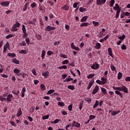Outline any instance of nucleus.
Masks as SVG:
<instances>
[{"label":"nucleus","mask_w":130,"mask_h":130,"mask_svg":"<svg viewBox=\"0 0 130 130\" xmlns=\"http://www.w3.org/2000/svg\"><path fill=\"white\" fill-rule=\"evenodd\" d=\"M119 91L120 92H123L124 93H125V94H127V93H128V88H127L126 86L122 85V86L120 87Z\"/></svg>","instance_id":"obj_1"},{"label":"nucleus","mask_w":130,"mask_h":130,"mask_svg":"<svg viewBox=\"0 0 130 130\" xmlns=\"http://www.w3.org/2000/svg\"><path fill=\"white\" fill-rule=\"evenodd\" d=\"M106 3V0H96V5L98 6H102V5H104Z\"/></svg>","instance_id":"obj_2"},{"label":"nucleus","mask_w":130,"mask_h":130,"mask_svg":"<svg viewBox=\"0 0 130 130\" xmlns=\"http://www.w3.org/2000/svg\"><path fill=\"white\" fill-rule=\"evenodd\" d=\"M0 5L2 7H9L10 6V1H5L0 3Z\"/></svg>","instance_id":"obj_3"},{"label":"nucleus","mask_w":130,"mask_h":130,"mask_svg":"<svg viewBox=\"0 0 130 130\" xmlns=\"http://www.w3.org/2000/svg\"><path fill=\"white\" fill-rule=\"evenodd\" d=\"M98 91H99V86H98V85H96L92 92V94L95 95V94L98 93Z\"/></svg>","instance_id":"obj_4"},{"label":"nucleus","mask_w":130,"mask_h":130,"mask_svg":"<svg viewBox=\"0 0 130 130\" xmlns=\"http://www.w3.org/2000/svg\"><path fill=\"white\" fill-rule=\"evenodd\" d=\"M74 126H75V127H80V126H81V124L76 122V121H74L72 123V127H74Z\"/></svg>","instance_id":"obj_5"},{"label":"nucleus","mask_w":130,"mask_h":130,"mask_svg":"<svg viewBox=\"0 0 130 130\" xmlns=\"http://www.w3.org/2000/svg\"><path fill=\"white\" fill-rule=\"evenodd\" d=\"M45 31H52V30H55V27L51 26H47L45 28Z\"/></svg>","instance_id":"obj_6"},{"label":"nucleus","mask_w":130,"mask_h":130,"mask_svg":"<svg viewBox=\"0 0 130 130\" xmlns=\"http://www.w3.org/2000/svg\"><path fill=\"white\" fill-rule=\"evenodd\" d=\"M12 98H13V94H8L7 98V102H11V101H12Z\"/></svg>","instance_id":"obj_7"},{"label":"nucleus","mask_w":130,"mask_h":130,"mask_svg":"<svg viewBox=\"0 0 130 130\" xmlns=\"http://www.w3.org/2000/svg\"><path fill=\"white\" fill-rule=\"evenodd\" d=\"M108 54L112 57V58H114L113 57V54L112 53V49L111 48H109L108 49Z\"/></svg>","instance_id":"obj_8"},{"label":"nucleus","mask_w":130,"mask_h":130,"mask_svg":"<svg viewBox=\"0 0 130 130\" xmlns=\"http://www.w3.org/2000/svg\"><path fill=\"white\" fill-rule=\"evenodd\" d=\"M42 76L44 77L45 79H47L48 76H49V72L48 71L44 72L42 73Z\"/></svg>","instance_id":"obj_9"},{"label":"nucleus","mask_w":130,"mask_h":130,"mask_svg":"<svg viewBox=\"0 0 130 130\" xmlns=\"http://www.w3.org/2000/svg\"><path fill=\"white\" fill-rule=\"evenodd\" d=\"M115 94L118 95L121 98H123V94L119 90H115Z\"/></svg>","instance_id":"obj_10"},{"label":"nucleus","mask_w":130,"mask_h":130,"mask_svg":"<svg viewBox=\"0 0 130 130\" xmlns=\"http://www.w3.org/2000/svg\"><path fill=\"white\" fill-rule=\"evenodd\" d=\"M101 80L102 81V83H103V85H105L106 83H107V79L105 78V77H103L101 78Z\"/></svg>","instance_id":"obj_11"},{"label":"nucleus","mask_w":130,"mask_h":130,"mask_svg":"<svg viewBox=\"0 0 130 130\" xmlns=\"http://www.w3.org/2000/svg\"><path fill=\"white\" fill-rule=\"evenodd\" d=\"M71 47L73 49H75V50H80V48H79L78 47H76V46H75L73 43L71 44Z\"/></svg>","instance_id":"obj_12"},{"label":"nucleus","mask_w":130,"mask_h":130,"mask_svg":"<svg viewBox=\"0 0 130 130\" xmlns=\"http://www.w3.org/2000/svg\"><path fill=\"white\" fill-rule=\"evenodd\" d=\"M101 91L103 93V94H104V95H106V94H107V91H106V89H105V88L103 87H101Z\"/></svg>","instance_id":"obj_13"},{"label":"nucleus","mask_w":130,"mask_h":130,"mask_svg":"<svg viewBox=\"0 0 130 130\" xmlns=\"http://www.w3.org/2000/svg\"><path fill=\"white\" fill-rule=\"evenodd\" d=\"M21 115H22V110L21 109H20L17 111V116L18 117H20V116H21Z\"/></svg>","instance_id":"obj_14"},{"label":"nucleus","mask_w":130,"mask_h":130,"mask_svg":"<svg viewBox=\"0 0 130 130\" xmlns=\"http://www.w3.org/2000/svg\"><path fill=\"white\" fill-rule=\"evenodd\" d=\"M120 112V111H113L112 113H111V115H113V116H114L115 115H116V114H118V113H119Z\"/></svg>","instance_id":"obj_15"},{"label":"nucleus","mask_w":130,"mask_h":130,"mask_svg":"<svg viewBox=\"0 0 130 130\" xmlns=\"http://www.w3.org/2000/svg\"><path fill=\"white\" fill-rule=\"evenodd\" d=\"M94 47L96 48V49H100V48L101 47V44L99 43H98L95 44Z\"/></svg>","instance_id":"obj_16"},{"label":"nucleus","mask_w":130,"mask_h":130,"mask_svg":"<svg viewBox=\"0 0 130 130\" xmlns=\"http://www.w3.org/2000/svg\"><path fill=\"white\" fill-rule=\"evenodd\" d=\"M45 54H46V52H45V50H43L41 54L42 59H44V57L45 56Z\"/></svg>","instance_id":"obj_17"},{"label":"nucleus","mask_w":130,"mask_h":130,"mask_svg":"<svg viewBox=\"0 0 130 130\" xmlns=\"http://www.w3.org/2000/svg\"><path fill=\"white\" fill-rule=\"evenodd\" d=\"M89 25L90 24H89V23L88 22H84L81 24H80V27H84V26H85V27H87V26H89Z\"/></svg>","instance_id":"obj_18"},{"label":"nucleus","mask_w":130,"mask_h":130,"mask_svg":"<svg viewBox=\"0 0 130 130\" xmlns=\"http://www.w3.org/2000/svg\"><path fill=\"white\" fill-rule=\"evenodd\" d=\"M17 28H18V27H17V26H15V25L14 24L11 29V31H18V29H17Z\"/></svg>","instance_id":"obj_19"},{"label":"nucleus","mask_w":130,"mask_h":130,"mask_svg":"<svg viewBox=\"0 0 130 130\" xmlns=\"http://www.w3.org/2000/svg\"><path fill=\"white\" fill-rule=\"evenodd\" d=\"M17 28H18V27H17V26H15V25L14 24L11 29V31H18V29H17Z\"/></svg>","instance_id":"obj_20"},{"label":"nucleus","mask_w":130,"mask_h":130,"mask_svg":"<svg viewBox=\"0 0 130 130\" xmlns=\"http://www.w3.org/2000/svg\"><path fill=\"white\" fill-rule=\"evenodd\" d=\"M92 24L94 25V27H98L99 26V22L98 21H92Z\"/></svg>","instance_id":"obj_21"},{"label":"nucleus","mask_w":130,"mask_h":130,"mask_svg":"<svg viewBox=\"0 0 130 130\" xmlns=\"http://www.w3.org/2000/svg\"><path fill=\"white\" fill-rule=\"evenodd\" d=\"M87 19H88V16H84L81 18V22H86V21H87Z\"/></svg>","instance_id":"obj_22"},{"label":"nucleus","mask_w":130,"mask_h":130,"mask_svg":"<svg viewBox=\"0 0 130 130\" xmlns=\"http://www.w3.org/2000/svg\"><path fill=\"white\" fill-rule=\"evenodd\" d=\"M114 10H115V11H117V10H120V9H119V6H118V4H115V6L113 7Z\"/></svg>","instance_id":"obj_23"},{"label":"nucleus","mask_w":130,"mask_h":130,"mask_svg":"<svg viewBox=\"0 0 130 130\" xmlns=\"http://www.w3.org/2000/svg\"><path fill=\"white\" fill-rule=\"evenodd\" d=\"M12 61L14 62V63H16V64H19V63H20V61H19V60H18L16 58L13 59Z\"/></svg>","instance_id":"obj_24"},{"label":"nucleus","mask_w":130,"mask_h":130,"mask_svg":"<svg viewBox=\"0 0 130 130\" xmlns=\"http://www.w3.org/2000/svg\"><path fill=\"white\" fill-rule=\"evenodd\" d=\"M54 92H55V90H54L53 89H50V90H48L47 94L48 95H50V94H52L53 93H54Z\"/></svg>","instance_id":"obj_25"},{"label":"nucleus","mask_w":130,"mask_h":130,"mask_svg":"<svg viewBox=\"0 0 130 130\" xmlns=\"http://www.w3.org/2000/svg\"><path fill=\"white\" fill-rule=\"evenodd\" d=\"M59 121H60V119H56L54 121H52L51 122V123H52V124H56V123H58V122H59Z\"/></svg>","instance_id":"obj_26"},{"label":"nucleus","mask_w":130,"mask_h":130,"mask_svg":"<svg viewBox=\"0 0 130 130\" xmlns=\"http://www.w3.org/2000/svg\"><path fill=\"white\" fill-rule=\"evenodd\" d=\"M14 25L15 27L20 28V26H21V23H19L18 21H16Z\"/></svg>","instance_id":"obj_27"},{"label":"nucleus","mask_w":130,"mask_h":130,"mask_svg":"<svg viewBox=\"0 0 130 130\" xmlns=\"http://www.w3.org/2000/svg\"><path fill=\"white\" fill-rule=\"evenodd\" d=\"M119 13H120V9L117 10L116 16H115V18H116V19H118V17H119Z\"/></svg>","instance_id":"obj_28"},{"label":"nucleus","mask_w":130,"mask_h":130,"mask_svg":"<svg viewBox=\"0 0 130 130\" xmlns=\"http://www.w3.org/2000/svg\"><path fill=\"white\" fill-rule=\"evenodd\" d=\"M61 9L62 10H64L65 11H69V9H70V8L69 6L64 5L63 7H61Z\"/></svg>","instance_id":"obj_29"},{"label":"nucleus","mask_w":130,"mask_h":130,"mask_svg":"<svg viewBox=\"0 0 130 130\" xmlns=\"http://www.w3.org/2000/svg\"><path fill=\"white\" fill-rule=\"evenodd\" d=\"M20 70L18 69H14L13 70V73L14 74H19L20 73Z\"/></svg>","instance_id":"obj_30"},{"label":"nucleus","mask_w":130,"mask_h":130,"mask_svg":"<svg viewBox=\"0 0 130 130\" xmlns=\"http://www.w3.org/2000/svg\"><path fill=\"white\" fill-rule=\"evenodd\" d=\"M110 68H111V70L113 72L116 71V69L115 68V67H114V65L111 64L110 65Z\"/></svg>","instance_id":"obj_31"},{"label":"nucleus","mask_w":130,"mask_h":130,"mask_svg":"<svg viewBox=\"0 0 130 130\" xmlns=\"http://www.w3.org/2000/svg\"><path fill=\"white\" fill-rule=\"evenodd\" d=\"M122 77V73H121V72H119L118 73V76H117L118 79L120 80V79H121Z\"/></svg>","instance_id":"obj_32"},{"label":"nucleus","mask_w":130,"mask_h":130,"mask_svg":"<svg viewBox=\"0 0 130 130\" xmlns=\"http://www.w3.org/2000/svg\"><path fill=\"white\" fill-rule=\"evenodd\" d=\"M68 89H70V90H72V91H74L75 90V86L74 85H69L68 86Z\"/></svg>","instance_id":"obj_33"},{"label":"nucleus","mask_w":130,"mask_h":130,"mask_svg":"<svg viewBox=\"0 0 130 130\" xmlns=\"http://www.w3.org/2000/svg\"><path fill=\"white\" fill-rule=\"evenodd\" d=\"M8 56H10L11 57H15L16 56V54L12 53H9L8 54Z\"/></svg>","instance_id":"obj_34"},{"label":"nucleus","mask_w":130,"mask_h":130,"mask_svg":"<svg viewBox=\"0 0 130 130\" xmlns=\"http://www.w3.org/2000/svg\"><path fill=\"white\" fill-rule=\"evenodd\" d=\"M98 105H99V102H98V101L96 100L95 101V103L93 105V108L94 109H95V108H96L98 106Z\"/></svg>","instance_id":"obj_35"},{"label":"nucleus","mask_w":130,"mask_h":130,"mask_svg":"<svg viewBox=\"0 0 130 130\" xmlns=\"http://www.w3.org/2000/svg\"><path fill=\"white\" fill-rule=\"evenodd\" d=\"M114 3H115V0H111L110 2V7L111 8H112V7H113V5H114Z\"/></svg>","instance_id":"obj_36"},{"label":"nucleus","mask_w":130,"mask_h":130,"mask_svg":"<svg viewBox=\"0 0 130 130\" xmlns=\"http://www.w3.org/2000/svg\"><path fill=\"white\" fill-rule=\"evenodd\" d=\"M125 38V35H122V36H120L118 37V39H119L120 40H123Z\"/></svg>","instance_id":"obj_37"},{"label":"nucleus","mask_w":130,"mask_h":130,"mask_svg":"<svg viewBox=\"0 0 130 130\" xmlns=\"http://www.w3.org/2000/svg\"><path fill=\"white\" fill-rule=\"evenodd\" d=\"M79 11H80V12H81V13H83L84 12H86V9L84 8L83 7H80L79 8Z\"/></svg>","instance_id":"obj_38"},{"label":"nucleus","mask_w":130,"mask_h":130,"mask_svg":"<svg viewBox=\"0 0 130 130\" xmlns=\"http://www.w3.org/2000/svg\"><path fill=\"white\" fill-rule=\"evenodd\" d=\"M104 36V34H103V32L102 31H100V33L98 34V37H100V38H102Z\"/></svg>","instance_id":"obj_39"},{"label":"nucleus","mask_w":130,"mask_h":130,"mask_svg":"<svg viewBox=\"0 0 130 130\" xmlns=\"http://www.w3.org/2000/svg\"><path fill=\"white\" fill-rule=\"evenodd\" d=\"M95 117H96V116L95 115H90L89 116V120H92V119H95Z\"/></svg>","instance_id":"obj_40"},{"label":"nucleus","mask_w":130,"mask_h":130,"mask_svg":"<svg viewBox=\"0 0 130 130\" xmlns=\"http://www.w3.org/2000/svg\"><path fill=\"white\" fill-rule=\"evenodd\" d=\"M85 100L86 102L91 103V101H92V99L89 98H86L85 99Z\"/></svg>","instance_id":"obj_41"},{"label":"nucleus","mask_w":130,"mask_h":130,"mask_svg":"<svg viewBox=\"0 0 130 130\" xmlns=\"http://www.w3.org/2000/svg\"><path fill=\"white\" fill-rule=\"evenodd\" d=\"M73 109V104H71L68 106V110H69V111H72Z\"/></svg>","instance_id":"obj_42"},{"label":"nucleus","mask_w":130,"mask_h":130,"mask_svg":"<svg viewBox=\"0 0 130 130\" xmlns=\"http://www.w3.org/2000/svg\"><path fill=\"white\" fill-rule=\"evenodd\" d=\"M20 46H26V42L23 41L22 43H20Z\"/></svg>","instance_id":"obj_43"},{"label":"nucleus","mask_w":130,"mask_h":130,"mask_svg":"<svg viewBox=\"0 0 130 130\" xmlns=\"http://www.w3.org/2000/svg\"><path fill=\"white\" fill-rule=\"evenodd\" d=\"M41 90L42 91H44L45 90V86H44V84H42L40 86Z\"/></svg>","instance_id":"obj_44"},{"label":"nucleus","mask_w":130,"mask_h":130,"mask_svg":"<svg viewBox=\"0 0 130 130\" xmlns=\"http://www.w3.org/2000/svg\"><path fill=\"white\" fill-rule=\"evenodd\" d=\"M62 64H68L69 63V60L66 59L62 62Z\"/></svg>","instance_id":"obj_45"},{"label":"nucleus","mask_w":130,"mask_h":130,"mask_svg":"<svg viewBox=\"0 0 130 130\" xmlns=\"http://www.w3.org/2000/svg\"><path fill=\"white\" fill-rule=\"evenodd\" d=\"M95 76V74H89L87 76V78L88 79H92L94 76Z\"/></svg>","instance_id":"obj_46"},{"label":"nucleus","mask_w":130,"mask_h":130,"mask_svg":"<svg viewBox=\"0 0 130 130\" xmlns=\"http://www.w3.org/2000/svg\"><path fill=\"white\" fill-rule=\"evenodd\" d=\"M96 83H97V84H99V85H103V83H102V81L100 80H96Z\"/></svg>","instance_id":"obj_47"},{"label":"nucleus","mask_w":130,"mask_h":130,"mask_svg":"<svg viewBox=\"0 0 130 130\" xmlns=\"http://www.w3.org/2000/svg\"><path fill=\"white\" fill-rule=\"evenodd\" d=\"M4 47L5 48H9L10 47V44H9V42H7L6 43Z\"/></svg>","instance_id":"obj_48"},{"label":"nucleus","mask_w":130,"mask_h":130,"mask_svg":"<svg viewBox=\"0 0 130 130\" xmlns=\"http://www.w3.org/2000/svg\"><path fill=\"white\" fill-rule=\"evenodd\" d=\"M48 118H49V115H48L43 116V117H42V119H43L44 120L45 119H48Z\"/></svg>","instance_id":"obj_49"},{"label":"nucleus","mask_w":130,"mask_h":130,"mask_svg":"<svg viewBox=\"0 0 130 130\" xmlns=\"http://www.w3.org/2000/svg\"><path fill=\"white\" fill-rule=\"evenodd\" d=\"M19 52V53H24V54H26L27 53V51L25 50H21Z\"/></svg>","instance_id":"obj_50"},{"label":"nucleus","mask_w":130,"mask_h":130,"mask_svg":"<svg viewBox=\"0 0 130 130\" xmlns=\"http://www.w3.org/2000/svg\"><path fill=\"white\" fill-rule=\"evenodd\" d=\"M60 57H62L63 58H68V56L63 54H60Z\"/></svg>","instance_id":"obj_51"},{"label":"nucleus","mask_w":130,"mask_h":130,"mask_svg":"<svg viewBox=\"0 0 130 130\" xmlns=\"http://www.w3.org/2000/svg\"><path fill=\"white\" fill-rule=\"evenodd\" d=\"M22 31L23 33H26V27L24 24L22 25Z\"/></svg>","instance_id":"obj_52"},{"label":"nucleus","mask_w":130,"mask_h":130,"mask_svg":"<svg viewBox=\"0 0 130 130\" xmlns=\"http://www.w3.org/2000/svg\"><path fill=\"white\" fill-rule=\"evenodd\" d=\"M124 16H125L124 12H121V13L120 14L121 19H123L124 18Z\"/></svg>","instance_id":"obj_53"},{"label":"nucleus","mask_w":130,"mask_h":130,"mask_svg":"<svg viewBox=\"0 0 130 130\" xmlns=\"http://www.w3.org/2000/svg\"><path fill=\"white\" fill-rule=\"evenodd\" d=\"M12 37H13V35L10 34V35H7L6 37V39H9L10 38H12Z\"/></svg>","instance_id":"obj_54"},{"label":"nucleus","mask_w":130,"mask_h":130,"mask_svg":"<svg viewBox=\"0 0 130 130\" xmlns=\"http://www.w3.org/2000/svg\"><path fill=\"white\" fill-rule=\"evenodd\" d=\"M58 105H59V106H64V103H63V102H59Z\"/></svg>","instance_id":"obj_55"},{"label":"nucleus","mask_w":130,"mask_h":130,"mask_svg":"<svg viewBox=\"0 0 130 130\" xmlns=\"http://www.w3.org/2000/svg\"><path fill=\"white\" fill-rule=\"evenodd\" d=\"M121 48V49H122V50H125V49H126V46H125V45L123 44Z\"/></svg>","instance_id":"obj_56"},{"label":"nucleus","mask_w":130,"mask_h":130,"mask_svg":"<svg viewBox=\"0 0 130 130\" xmlns=\"http://www.w3.org/2000/svg\"><path fill=\"white\" fill-rule=\"evenodd\" d=\"M93 84H94V81H91L89 83L88 86L91 87H92V86H93Z\"/></svg>","instance_id":"obj_57"},{"label":"nucleus","mask_w":130,"mask_h":130,"mask_svg":"<svg viewBox=\"0 0 130 130\" xmlns=\"http://www.w3.org/2000/svg\"><path fill=\"white\" fill-rule=\"evenodd\" d=\"M120 88V87H115V86L113 87V89L114 90H117V91H119Z\"/></svg>","instance_id":"obj_58"},{"label":"nucleus","mask_w":130,"mask_h":130,"mask_svg":"<svg viewBox=\"0 0 130 130\" xmlns=\"http://www.w3.org/2000/svg\"><path fill=\"white\" fill-rule=\"evenodd\" d=\"M25 41H26L27 44H28V45H29L30 44V40L29 39V38H27L25 39Z\"/></svg>","instance_id":"obj_59"},{"label":"nucleus","mask_w":130,"mask_h":130,"mask_svg":"<svg viewBox=\"0 0 130 130\" xmlns=\"http://www.w3.org/2000/svg\"><path fill=\"white\" fill-rule=\"evenodd\" d=\"M38 9L40 10V11H43V8L41 6V4H39Z\"/></svg>","instance_id":"obj_60"},{"label":"nucleus","mask_w":130,"mask_h":130,"mask_svg":"<svg viewBox=\"0 0 130 130\" xmlns=\"http://www.w3.org/2000/svg\"><path fill=\"white\" fill-rule=\"evenodd\" d=\"M125 16H126V17H129L130 18V13L128 12H126L125 13Z\"/></svg>","instance_id":"obj_61"},{"label":"nucleus","mask_w":130,"mask_h":130,"mask_svg":"<svg viewBox=\"0 0 130 130\" xmlns=\"http://www.w3.org/2000/svg\"><path fill=\"white\" fill-rule=\"evenodd\" d=\"M31 8H35L36 7V3L35 2H33L31 4Z\"/></svg>","instance_id":"obj_62"},{"label":"nucleus","mask_w":130,"mask_h":130,"mask_svg":"<svg viewBox=\"0 0 130 130\" xmlns=\"http://www.w3.org/2000/svg\"><path fill=\"white\" fill-rule=\"evenodd\" d=\"M48 55H51L52 54H53V52L51 51H48L47 52Z\"/></svg>","instance_id":"obj_63"},{"label":"nucleus","mask_w":130,"mask_h":130,"mask_svg":"<svg viewBox=\"0 0 130 130\" xmlns=\"http://www.w3.org/2000/svg\"><path fill=\"white\" fill-rule=\"evenodd\" d=\"M125 80L126 81V82H130V76L126 77Z\"/></svg>","instance_id":"obj_64"}]
</instances>
